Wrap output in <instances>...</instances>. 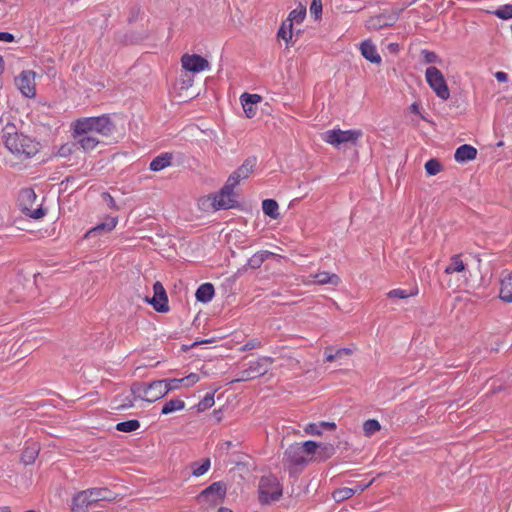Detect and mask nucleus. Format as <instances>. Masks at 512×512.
Instances as JSON below:
<instances>
[{
	"instance_id": "obj_46",
	"label": "nucleus",
	"mask_w": 512,
	"mask_h": 512,
	"mask_svg": "<svg viewBox=\"0 0 512 512\" xmlns=\"http://www.w3.org/2000/svg\"><path fill=\"white\" fill-rule=\"evenodd\" d=\"M260 346H262V343L259 339H252V340H248V342L244 344L242 350L247 351V350L258 349V347H260Z\"/></svg>"
},
{
	"instance_id": "obj_37",
	"label": "nucleus",
	"mask_w": 512,
	"mask_h": 512,
	"mask_svg": "<svg viewBox=\"0 0 512 512\" xmlns=\"http://www.w3.org/2000/svg\"><path fill=\"white\" fill-rule=\"evenodd\" d=\"M140 422L137 419H129L124 422H120L116 424V430L122 432H133L140 427Z\"/></svg>"
},
{
	"instance_id": "obj_60",
	"label": "nucleus",
	"mask_w": 512,
	"mask_h": 512,
	"mask_svg": "<svg viewBox=\"0 0 512 512\" xmlns=\"http://www.w3.org/2000/svg\"><path fill=\"white\" fill-rule=\"evenodd\" d=\"M0 512H11L10 507H0Z\"/></svg>"
},
{
	"instance_id": "obj_55",
	"label": "nucleus",
	"mask_w": 512,
	"mask_h": 512,
	"mask_svg": "<svg viewBox=\"0 0 512 512\" xmlns=\"http://www.w3.org/2000/svg\"><path fill=\"white\" fill-rule=\"evenodd\" d=\"M319 424H320V429H321V427H323L324 429L334 430L336 427L335 423H330V422H321Z\"/></svg>"
},
{
	"instance_id": "obj_3",
	"label": "nucleus",
	"mask_w": 512,
	"mask_h": 512,
	"mask_svg": "<svg viewBox=\"0 0 512 512\" xmlns=\"http://www.w3.org/2000/svg\"><path fill=\"white\" fill-rule=\"evenodd\" d=\"M233 179H228L219 193L209 194L198 200V205L203 211L227 210L237 204L235 199Z\"/></svg>"
},
{
	"instance_id": "obj_32",
	"label": "nucleus",
	"mask_w": 512,
	"mask_h": 512,
	"mask_svg": "<svg viewBox=\"0 0 512 512\" xmlns=\"http://www.w3.org/2000/svg\"><path fill=\"white\" fill-rule=\"evenodd\" d=\"M88 490L92 504L99 501H110V499H112L110 491L106 488H92Z\"/></svg>"
},
{
	"instance_id": "obj_33",
	"label": "nucleus",
	"mask_w": 512,
	"mask_h": 512,
	"mask_svg": "<svg viewBox=\"0 0 512 512\" xmlns=\"http://www.w3.org/2000/svg\"><path fill=\"white\" fill-rule=\"evenodd\" d=\"M293 26L294 25L287 18L278 29V38L284 40L287 46H289V42L293 37Z\"/></svg>"
},
{
	"instance_id": "obj_7",
	"label": "nucleus",
	"mask_w": 512,
	"mask_h": 512,
	"mask_svg": "<svg viewBox=\"0 0 512 512\" xmlns=\"http://www.w3.org/2000/svg\"><path fill=\"white\" fill-rule=\"evenodd\" d=\"M361 130H341V128H333L332 130L325 131L321 138L324 143L334 147H340L344 144H357L362 137Z\"/></svg>"
},
{
	"instance_id": "obj_41",
	"label": "nucleus",
	"mask_w": 512,
	"mask_h": 512,
	"mask_svg": "<svg viewBox=\"0 0 512 512\" xmlns=\"http://www.w3.org/2000/svg\"><path fill=\"white\" fill-rule=\"evenodd\" d=\"M162 381L165 385V395H167L169 392H172V390L179 389L183 386L182 379H164Z\"/></svg>"
},
{
	"instance_id": "obj_13",
	"label": "nucleus",
	"mask_w": 512,
	"mask_h": 512,
	"mask_svg": "<svg viewBox=\"0 0 512 512\" xmlns=\"http://www.w3.org/2000/svg\"><path fill=\"white\" fill-rule=\"evenodd\" d=\"M182 68L188 72L199 73L209 69L207 59L199 54H184L181 59Z\"/></svg>"
},
{
	"instance_id": "obj_18",
	"label": "nucleus",
	"mask_w": 512,
	"mask_h": 512,
	"mask_svg": "<svg viewBox=\"0 0 512 512\" xmlns=\"http://www.w3.org/2000/svg\"><path fill=\"white\" fill-rule=\"evenodd\" d=\"M91 504L89 490H82L72 497L71 512H86Z\"/></svg>"
},
{
	"instance_id": "obj_1",
	"label": "nucleus",
	"mask_w": 512,
	"mask_h": 512,
	"mask_svg": "<svg viewBox=\"0 0 512 512\" xmlns=\"http://www.w3.org/2000/svg\"><path fill=\"white\" fill-rule=\"evenodd\" d=\"M115 129L114 122L106 114L86 116V118L76 119L70 124V132H74L76 135H96L100 139L111 137Z\"/></svg>"
},
{
	"instance_id": "obj_54",
	"label": "nucleus",
	"mask_w": 512,
	"mask_h": 512,
	"mask_svg": "<svg viewBox=\"0 0 512 512\" xmlns=\"http://www.w3.org/2000/svg\"><path fill=\"white\" fill-rule=\"evenodd\" d=\"M495 77L498 81H502L503 83H505V81L508 79L507 73L503 71H497L495 73Z\"/></svg>"
},
{
	"instance_id": "obj_56",
	"label": "nucleus",
	"mask_w": 512,
	"mask_h": 512,
	"mask_svg": "<svg viewBox=\"0 0 512 512\" xmlns=\"http://www.w3.org/2000/svg\"><path fill=\"white\" fill-rule=\"evenodd\" d=\"M5 72V60L2 55H0V77Z\"/></svg>"
},
{
	"instance_id": "obj_25",
	"label": "nucleus",
	"mask_w": 512,
	"mask_h": 512,
	"mask_svg": "<svg viewBox=\"0 0 512 512\" xmlns=\"http://www.w3.org/2000/svg\"><path fill=\"white\" fill-rule=\"evenodd\" d=\"M173 161V155L170 152H163L161 155L156 156L150 163L152 171H160L170 167Z\"/></svg>"
},
{
	"instance_id": "obj_15",
	"label": "nucleus",
	"mask_w": 512,
	"mask_h": 512,
	"mask_svg": "<svg viewBox=\"0 0 512 512\" xmlns=\"http://www.w3.org/2000/svg\"><path fill=\"white\" fill-rule=\"evenodd\" d=\"M154 296L150 300L149 303L154 307L156 311L159 313H167L169 310L168 306V298L167 292L164 289V286L160 282H156L153 284Z\"/></svg>"
},
{
	"instance_id": "obj_40",
	"label": "nucleus",
	"mask_w": 512,
	"mask_h": 512,
	"mask_svg": "<svg viewBox=\"0 0 512 512\" xmlns=\"http://www.w3.org/2000/svg\"><path fill=\"white\" fill-rule=\"evenodd\" d=\"M496 17L502 19L512 18V4L499 6L498 9L492 12Z\"/></svg>"
},
{
	"instance_id": "obj_19",
	"label": "nucleus",
	"mask_w": 512,
	"mask_h": 512,
	"mask_svg": "<svg viewBox=\"0 0 512 512\" xmlns=\"http://www.w3.org/2000/svg\"><path fill=\"white\" fill-rule=\"evenodd\" d=\"M397 17L394 15H386L381 13L380 15L370 17L366 22V28L369 30H379L391 26L396 21Z\"/></svg>"
},
{
	"instance_id": "obj_44",
	"label": "nucleus",
	"mask_w": 512,
	"mask_h": 512,
	"mask_svg": "<svg viewBox=\"0 0 512 512\" xmlns=\"http://www.w3.org/2000/svg\"><path fill=\"white\" fill-rule=\"evenodd\" d=\"M412 295L413 294H411V292H408L404 289H393V290H390L387 294V296L390 298H400V299L408 298Z\"/></svg>"
},
{
	"instance_id": "obj_52",
	"label": "nucleus",
	"mask_w": 512,
	"mask_h": 512,
	"mask_svg": "<svg viewBox=\"0 0 512 512\" xmlns=\"http://www.w3.org/2000/svg\"><path fill=\"white\" fill-rule=\"evenodd\" d=\"M15 40V36L11 33H5V31H0V41L4 42H13Z\"/></svg>"
},
{
	"instance_id": "obj_42",
	"label": "nucleus",
	"mask_w": 512,
	"mask_h": 512,
	"mask_svg": "<svg viewBox=\"0 0 512 512\" xmlns=\"http://www.w3.org/2000/svg\"><path fill=\"white\" fill-rule=\"evenodd\" d=\"M198 381H200L199 374L192 373L185 377H182V386L187 388L192 387L194 386V384L198 383Z\"/></svg>"
},
{
	"instance_id": "obj_2",
	"label": "nucleus",
	"mask_w": 512,
	"mask_h": 512,
	"mask_svg": "<svg viewBox=\"0 0 512 512\" xmlns=\"http://www.w3.org/2000/svg\"><path fill=\"white\" fill-rule=\"evenodd\" d=\"M4 145L14 155L35 156L39 150V143L35 139L19 133L15 125L7 124L4 128Z\"/></svg>"
},
{
	"instance_id": "obj_23",
	"label": "nucleus",
	"mask_w": 512,
	"mask_h": 512,
	"mask_svg": "<svg viewBox=\"0 0 512 512\" xmlns=\"http://www.w3.org/2000/svg\"><path fill=\"white\" fill-rule=\"evenodd\" d=\"M360 52L364 59L373 63H381V56L371 40H364L360 44Z\"/></svg>"
},
{
	"instance_id": "obj_50",
	"label": "nucleus",
	"mask_w": 512,
	"mask_h": 512,
	"mask_svg": "<svg viewBox=\"0 0 512 512\" xmlns=\"http://www.w3.org/2000/svg\"><path fill=\"white\" fill-rule=\"evenodd\" d=\"M423 55H424V59L426 62H437L438 61V56L436 53L434 52H431V51H423Z\"/></svg>"
},
{
	"instance_id": "obj_43",
	"label": "nucleus",
	"mask_w": 512,
	"mask_h": 512,
	"mask_svg": "<svg viewBox=\"0 0 512 512\" xmlns=\"http://www.w3.org/2000/svg\"><path fill=\"white\" fill-rule=\"evenodd\" d=\"M323 10L322 0H312L310 5V13L315 17L319 18Z\"/></svg>"
},
{
	"instance_id": "obj_47",
	"label": "nucleus",
	"mask_w": 512,
	"mask_h": 512,
	"mask_svg": "<svg viewBox=\"0 0 512 512\" xmlns=\"http://www.w3.org/2000/svg\"><path fill=\"white\" fill-rule=\"evenodd\" d=\"M353 352H354V350H352L350 348L336 349V350H334L335 360L346 357V356H351Z\"/></svg>"
},
{
	"instance_id": "obj_61",
	"label": "nucleus",
	"mask_w": 512,
	"mask_h": 512,
	"mask_svg": "<svg viewBox=\"0 0 512 512\" xmlns=\"http://www.w3.org/2000/svg\"><path fill=\"white\" fill-rule=\"evenodd\" d=\"M26 512H37L36 510H27Z\"/></svg>"
},
{
	"instance_id": "obj_57",
	"label": "nucleus",
	"mask_w": 512,
	"mask_h": 512,
	"mask_svg": "<svg viewBox=\"0 0 512 512\" xmlns=\"http://www.w3.org/2000/svg\"><path fill=\"white\" fill-rule=\"evenodd\" d=\"M233 443L231 441H224L220 444V447L225 450H229L231 448Z\"/></svg>"
},
{
	"instance_id": "obj_58",
	"label": "nucleus",
	"mask_w": 512,
	"mask_h": 512,
	"mask_svg": "<svg viewBox=\"0 0 512 512\" xmlns=\"http://www.w3.org/2000/svg\"><path fill=\"white\" fill-rule=\"evenodd\" d=\"M410 108H411V110H412V112H413V113H419V106H418V104H417V103H413V104H411V107H410Z\"/></svg>"
},
{
	"instance_id": "obj_59",
	"label": "nucleus",
	"mask_w": 512,
	"mask_h": 512,
	"mask_svg": "<svg viewBox=\"0 0 512 512\" xmlns=\"http://www.w3.org/2000/svg\"><path fill=\"white\" fill-rule=\"evenodd\" d=\"M218 512H233V510L226 507H221L218 509Z\"/></svg>"
},
{
	"instance_id": "obj_51",
	"label": "nucleus",
	"mask_w": 512,
	"mask_h": 512,
	"mask_svg": "<svg viewBox=\"0 0 512 512\" xmlns=\"http://www.w3.org/2000/svg\"><path fill=\"white\" fill-rule=\"evenodd\" d=\"M213 404H214L213 395H207L203 399V401L200 402L199 407L206 408V407L213 406Z\"/></svg>"
},
{
	"instance_id": "obj_27",
	"label": "nucleus",
	"mask_w": 512,
	"mask_h": 512,
	"mask_svg": "<svg viewBox=\"0 0 512 512\" xmlns=\"http://www.w3.org/2000/svg\"><path fill=\"white\" fill-rule=\"evenodd\" d=\"M215 290L214 286L211 283H203L198 286V290L196 291V298L199 302L208 303L212 301Z\"/></svg>"
},
{
	"instance_id": "obj_8",
	"label": "nucleus",
	"mask_w": 512,
	"mask_h": 512,
	"mask_svg": "<svg viewBox=\"0 0 512 512\" xmlns=\"http://www.w3.org/2000/svg\"><path fill=\"white\" fill-rule=\"evenodd\" d=\"M227 488L223 482H214L197 495L196 501L202 507L211 508L223 502Z\"/></svg>"
},
{
	"instance_id": "obj_29",
	"label": "nucleus",
	"mask_w": 512,
	"mask_h": 512,
	"mask_svg": "<svg viewBox=\"0 0 512 512\" xmlns=\"http://www.w3.org/2000/svg\"><path fill=\"white\" fill-rule=\"evenodd\" d=\"M186 407L185 401L179 398L167 400L162 406V414H171L178 411H183Z\"/></svg>"
},
{
	"instance_id": "obj_11",
	"label": "nucleus",
	"mask_w": 512,
	"mask_h": 512,
	"mask_svg": "<svg viewBox=\"0 0 512 512\" xmlns=\"http://www.w3.org/2000/svg\"><path fill=\"white\" fill-rule=\"evenodd\" d=\"M36 77L37 74L35 71L24 70L14 78V85L22 96L26 98H35Z\"/></svg>"
},
{
	"instance_id": "obj_5",
	"label": "nucleus",
	"mask_w": 512,
	"mask_h": 512,
	"mask_svg": "<svg viewBox=\"0 0 512 512\" xmlns=\"http://www.w3.org/2000/svg\"><path fill=\"white\" fill-rule=\"evenodd\" d=\"M163 380H155L149 383L134 382L131 385V393L135 399L146 402H155L165 396Z\"/></svg>"
},
{
	"instance_id": "obj_36",
	"label": "nucleus",
	"mask_w": 512,
	"mask_h": 512,
	"mask_svg": "<svg viewBox=\"0 0 512 512\" xmlns=\"http://www.w3.org/2000/svg\"><path fill=\"white\" fill-rule=\"evenodd\" d=\"M306 17V7L305 5H298L296 9L289 12L288 20L294 25V23H302Z\"/></svg>"
},
{
	"instance_id": "obj_16",
	"label": "nucleus",
	"mask_w": 512,
	"mask_h": 512,
	"mask_svg": "<svg viewBox=\"0 0 512 512\" xmlns=\"http://www.w3.org/2000/svg\"><path fill=\"white\" fill-rule=\"evenodd\" d=\"M256 158L248 157L242 166L235 170L228 179H233V187H237L242 180H247L253 174L254 168L256 167Z\"/></svg>"
},
{
	"instance_id": "obj_6",
	"label": "nucleus",
	"mask_w": 512,
	"mask_h": 512,
	"mask_svg": "<svg viewBox=\"0 0 512 512\" xmlns=\"http://www.w3.org/2000/svg\"><path fill=\"white\" fill-rule=\"evenodd\" d=\"M283 496V486L280 484L278 478L273 476V474H268V476H263L259 480L258 485V500L262 504H270L276 501Z\"/></svg>"
},
{
	"instance_id": "obj_34",
	"label": "nucleus",
	"mask_w": 512,
	"mask_h": 512,
	"mask_svg": "<svg viewBox=\"0 0 512 512\" xmlns=\"http://www.w3.org/2000/svg\"><path fill=\"white\" fill-rule=\"evenodd\" d=\"M194 78L191 76L190 72L184 70L179 79L175 82V89L179 91L188 90L189 87L193 86Z\"/></svg>"
},
{
	"instance_id": "obj_49",
	"label": "nucleus",
	"mask_w": 512,
	"mask_h": 512,
	"mask_svg": "<svg viewBox=\"0 0 512 512\" xmlns=\"http://www.w3.org/2000/svg\"><path fill=\"white\" fill-rule=\"evenodd\" d=\"M324 359H325V362H335V350H334V348H332V346L325 348Z\"/></svg>"
},
{
	"instance_id": "obj_12",
	"label": "nucleus",
	"mask_w": 512,
	"mask_h": 512,
	"mask_svg": "<svg viewBox=\"0 0 512 512\" xmlns=\"http://www.w3.org/2000/svg\"><path fill=\"white\" fill-rule=\"evenodd\" d=\"M36 200V194L33 189L25 188L20 192V206L21 210L30 218L39 219L45 216V212L41 207L34 209L33 204Z\"/></svg>"
},
{
	"instance_id": "obj_14",
	"label": "nucleus",
	"mask_w": 512,
	"mask_h": 512,
	"mask_svg": "<svg viewBox=\"0 0 512 512\" xmlns=\"http://www.w3.org/2000/svg\"><path fill=\"white\" fill-rule=\"evenodd\" d=\"M301 283L304 285H312V284H331V285H339L340 278L336 273H330L326 271L317 272L314 274H309L307 277L301 278Z\"/></svg>"
},
{
	"instance_id": "obj_39",
	"label": "nucleus",
	"mask_w": 512,
	"mask_h": 512,
	"mask_svg": "<svg viewBox=\"0 0 512 512\" xmlns=\"http://www.w3.org/2000/svg\"><path fill=\"white\" fill-rule=\"evenodd\" d=\"M426 174L433 176L440 173L442 167L439 161L436 158H430L429 161L425 164Z\"/></svg>"
},
{
	"instance_id": "obj_38",
	"label": "nucleus",
	"mask_w": 512,
	"mask_h": 512,
	"mask_svg": "<svg viewBox=\"0 0 512 512\" xmlns=\"http://www.w3.org/2000/svg\"><path fill=\"white\" fill-rule=\"evenodd\" d=\"M354 496L352 488H339L332 492V498L336 502H343L345 499H349Z\"/></svg>"
},
{
	"instance_id": "obj_20",
	"label": "nucleus",
	"mask_w": 512,
	"mask_h": 512,
	"mask_svg": "<svg viewBox=\"0 0 512 512\" xmlns=\"http://www.w3.org/2000/svg\"><path fill=\"white\" fill-rule=\"evenodd\" d=\"M41 450V446L38 442L35 441H27L25 442V447L22 451L20 460L23 462L25 466L32 465L37 459Z\"/></svg>"
},
{
	"instance_id": "obj_22",
	"label": "nucleus",
	"mask_w": 512,
	"mask_h": 512,
	"mask_svg": "<svg viewBox=\"0 0 512 512\" xmlns=\"http://www.w3.org/2000/svg\"><path fill=\"white\" fill-rule=\"evenodd\" d=\"M117 226L116 217H109L105 222L97 224L94 228L86 231L85 238H90L95 235H101V233H108L115 229Z\"/></svg>"
},
{
	"instance_id": "obj_9",
	"label": "nucleus",
	"mask_w": 512,
	"mask_h": 512,
	"mask_svg": "<svg viewBox=\"0 0 512 512\" xmlns=\"http://www.w3.org/2000/svg\"><path fill=\"white\" fill-rule=\"evenodd\" d=\"M425 76L429 88L432 89L435 95L443 101H447L451 94L440 69L436 66L427 67Z\"/></svg>"
},
{
	"instance_id": "obj_21",
	"label": "nucleus",
	"mask_w": 512,
	"mask_h": 512,
	"mask_svg": "<svg viewBox=\"0 0 512 512\" xmlns=\"http://www.w3.org/2000/svg\"><path fill=\"white\" fill-rule=\"evenodd\" d=\"M71 134L76 144L85 152L96 150L99 144L102 143V139L97 136H87V134L85 136H77V133L74 132H71Z\"/></svg>"
},
{
	"instance_id": "obj_24",
	"label": "nucleus",
	"mask_w": 512,
	"mask_h": 512,
	"mask_svg": "<svg viewBox=\"0 0 512 512\" xmlns=\"http://www.w3.org/2000/svg\"><path fill=\"white\" fill-rule=\"evenodd\" d=\"M454 157L458 163L472 161V159L477 157V150L472 145L463 144L456 149Z\"/></svg>"
},
{
	"instance_id": "obj_10",
	"label": "nucleus",
	"mask_w": 512,
	"mask_h": 512,
	"mask_svg": "<svg viewBox=\"0 0 512 512\" xmlns=\"http://www.w3.org/2000/svg\"><path fill=\"white\" fill-rule=\"evenodd\" d=\"M272 363L273 359L270 357H259L250 362L248 367L241 371L240 376L236 381L254 380V378L266 374Z\"/></svg>"
},
{
	"instance_id": "obj_45",
	"label": "nucleus",
	"mask_w": 512,
	"mask_h": 512,
	"mask_svg": "<svg viewBox=\"0 0 512 512\" xmlns=\"http://www.w3.org/2000/svg\"><path fill=\"white\" fill-rule=\"evenodd\" d=\"M304 430L308 435L320 436L322 431L320 430V424L309 423L304 426Z\"/></svg>"
},
{
	"instance_id": "obj_35",
	"label": "nucleus",
	"mask_w": 512,
	"mask_h": 512,
	"mask_svg": "<svg viewBox=\"0 0 512 512\" xmlns=\"http://www.w3.org/2000/svg\"><path fill=\"white\" fill-rule=\"evenodd\" d=\"M381 423L377 419H368L363 423V431L365 436L371 437L375 435L376 432L380 431Z\"/></svg>"
},
{
	"instance_id": "obj_53",
	"label": "nucleus",
	"mask_w": 512,
	"mask_h": 512,
	"mask_svg": "<svg viewBox=\"0 0 512 512\" xmlns=\"http://www.w3.org/2000/svg\"><path fill=\"white\" fill-rule=\"evenodd\" d=\"M250 261L253 264V267H259L264 261V258L262 255H254Z\"/></svg>"
},
{
	"instance_id": "obj_4",
	"label": "nucleus",
	"mask_w": 512,
	"mask_h": 512,
	"mask_svg": "<svg viewBox=\"0 0 512 512\" xmlns=\"http://www.w3.org/2000/svg\"><path fill=\"white\" fill-rule=\"evenodd\" d=\"M318 448L319 444L315 441L290 444L285 450L284 462L289 467L305 466Z\"/></svg>"
},
{
	"instance_id": "obj_31",
	"label": "nucleus",
	"mask_w": 512,
	"mask_h": 512,
	"mask_svg": "<svg viewBox=\"0 0 512 512\" xmlns=\"http://www.w3.org/2000/svg\"><path fill=\"white\" fill-rule=\"evenodd\" d=\"M210 467L211 460L209 458L203 459L201 462H192L191 468L193 477H202L203 474L209 472Z\"/></svg>"
},
{
	"instance_id": "obj_48",
	"label": "nucleus",
	"mask_w": 512,
	"mask_h": 512,
	"mask_svg": "<svg viewBox=\"0 0 512 512\" xmlns=\"http://www.w3.org/2000/svg\"><path fill=\"white\" fill-rule=\"evenodd\" d=\"M374 480L375 479H371L368 483H356L354 488H352L354 491V495L355 493H361L368 489L369 486H371L374 483Z\"/></svg>"
},
{
	"instance_id": "obj_26",
	"label": "nucleus",
	"mask_w": 512,
	"mask_h": 512,
	"mask_svg": "<svg viewBox=\"0 0 512 512\" xmlns=\"http://www.w3.org/2000/svg\"><path fill=\"white\" fill-rule=\"evenodd\" d=\"M466 268H467V266H466V264H464V262L462 260V255L455 254V255L450 256V261L445 268V272L447 274L461 273V272L466 271Z\"/></svg>"
},
{
	"instance_id": "obj_30",
	"label": "nucleus",
	"mask_w": 512,
	"mask_h": 512,
	"mask_svg": "<svg viewBox=\"0 0 512 512\" xmlns=\"http://www.w3.org/2000/svg\"><path fill=\"white\" fill-rule=\"evenodd\" d=\"M262 209L266 216L273 219L279 218V204L275 199H264Z\"/></svg>"
},
{
	"instance_id": "obj_28",
	"label": "nucleus",
	"mask_w": 512,
	"mask_h": 512,
	"mask_svg": "<svg viewBox=\"0 0 512 512\" xmlns=\"http://www.w3.org/2000/svg\"><path fill=\"white\" fill-rule=\"evenodd\" d=\"M499 297L506 303L512 302V273L502 279Z\"/></svg>"
},
{
	"instance_id": "obj_17",
	"label": "nucleus",
	"mask_w": 512,
	"mask_h": 512,
	"mask_svg": "<svg viewBox=\"0 0 512 512\" xmlns=\"http://www.w3.org/2000/svg\"><path fill=\"white\" fill-rule=\"evenodd\" d=\"M262 101V96L259 94H249V92H243L240 96V102L242 104L243 111L248 119H252L258 113V103Z\"/></svg>"
}]
</instances>
